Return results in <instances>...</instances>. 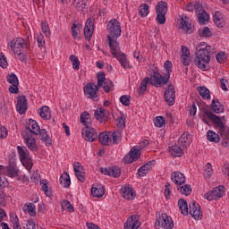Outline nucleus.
Wrapping results in <instances>:
<instances>
[{
	"instance_id": "nucleus-1",
	"label": "nucleus",
	"mask_w": 229,
	"mask_h": 229,
	"mask_svg": "<svg viewBox=\"0 0 229 229\" xmlns=\"http://www.w3.org/2000/svg\"><path fill=\"white\" fill-rule=\"evenodd\" d=\"M107 30L109 34L107 35V43L111 55L114 56L120 62L123 69H131L128 59H126V54L121 52V47H119V42L117 39L121 37L123 30H121V22L117 19H113L107 23Z\"/></svg>"
},
{
	"instance_id": "nucleus-2",
	"label": "nucleus",
	"mask_w": 229,
	"mask_h": 229,
	"mask_svg": "<svg viewBox=\"0 0 229 229\" xmlns=\"http://www.w3.org/2000/svg\"><path fill=\"white\" fill-rule=\"evenodd\" d=\"M38 130H40V126L37 121L29 119L26 122L25 131L21 133V135L30 151H38L37 140H35L33 137V135H38V132H37Z\"/></svg>"
},
{
	"instance_id": "nucleus-3",
	"label": "nucleus",
	"mask_w": 229,
	"mask_h": 229,
	"mask_svg": "<svg viewBox=\"0 0 229 229\" xmlns=\"http://www.w3.org/2000/svg\"><path fill=\"white\" fill-rule=\"evenodd\" d=\"M81 123L85 126L81 131L83 139L88 142H94L98 139V132L96 129L92 128V120L89 112L84 111L81 114Z\"/></svg>"
},
{
	"instance_id": "nucleus-4",
	"label": "nucleus",
	"mask_w": 229,
	"mask_h": 229,
	"mask_svg": "<svg viewBox=\"0 0 229 229\" xmlns=\"http://www.w3.org/2000/svg\"><path fill=\"white\" fill-rule=\"evenodd\" d=\"M201 110L202 113L199 114V117H200L201 121H203V123H205V124L208 126H210V122H208L209 119V121H212V123L216 124V128H218L220 135H225V123L221 120V117L210 112L207 107H202Z\"/></svg>"
},
{
	"instance_id": "nucleus-5",
	"label": "nucleus",
	"mask_w": 229,
	"mask_h": 229,
	"mask_svg": "<svg viewBox=\"0 0 229 229\" xmlns=\"http://www.w3.org/2000/svg\"><path fill=\"white\" fill-rule=\"evenodd\" d=\"M205 46V42H201L196 47L194 64L199 69L207 71V64H210V54L205 48H200Z\"/></svg>"
},
{
	"instance_id": "nucleus-6",
	"label": "nucleus",
	"mask_w": 229,
	"mask_h": 229,
	"mask_svg": "<svg viewBox=\"0 0 229 229\" xmlns=\"http://www.w3.org/2000/svg\"><path fill=\"white\" fill-rule=\"evenodd\" d=\"M150 85L153 87L160 88L164 87V85H167L169 83V79L166 77L165 73V76L158 72V70H154L153 74L150 75Z\"/></svg>"
},
{
	"instance_id": "nucleus-7",
	"label": "nucleus",
	"mask_w": 229,
	"mask_h": 229,
	"mask_svg": "<svg viewBox=\"0 0 229 229\" xmlns=\"http://www.w3.org/2000/svg\"><path fill=\"white\" fill-rule=\"evenodd\" d=\"M167 4L166 2L160 1L156 5V21L158 24H165V14L167 13Z\"/></svg>"
},
{
	"instance_id": "nucleus-8",
	"label": "nucleus",
	"mask_w": 229,
	"mask_h": 229,
	"mask_svg": "<svg viewBox=\"0 0 229 229\" xmlns=\"http://www.w3.org/2000/svg\"><path fill=\"white\" fill-rule=\"evenodd\" d=\"M18 149V155L20 157V160L22 164V165H24L25 169H27V171H31L32 167H33V161H31V157H30V154L28 152H26L24 150V148L18 146L17 147Z\"/></svg>"
},
{
	"instance_id": "nucleus-9",
	"label": "nucleus",
	"mask_w": 229,
	"mask_h": 229,
	"mask_svg": "<svg viewBox=\"0 0 229 229\" xmlns=\"http://www.w3.org/2000/svg\"><path fill=\"white\" fill-rule=\"evenodd\" d=\"M24 46L26 49H30V36H27L26 39L21 38L13 39L10 47L16 55V53H19L17 49H23Z\"/></svg>"
},
{
	"instance_id": "nucleus-10",
	"label": "nucleus",
	"mask_w": 229,
	"mask_h": 229,
	"mask_svg": "<svg viewBox=\"0 0 229 229\" xmlns=\"http://www.w3.org/2000/svg\"><path fill=\"white\" fill-rule=\"evenodd\" d=\"M189 213L193 219H196L197 221H199L200 219H203V212H201V207L198 202L192 201L189 204Z\"/></svg>"
},
{
	"instance_id": "nucleus-11",
	"label": "nucleus",
	"mask_w": 229,
	"mask_h": 229,
	"mask_svg": "<svg viewBox=\"0 0 229 229\" xmlns=\"http://www.w3.org/2000/svg\"><path fill=\"white\" fill-rule=\"evenodd\" d=\"M176 91L174 90V85L168 84L164 92V98L166 103H168L169 106H173L174 105L175 98L174 95Z\"/></svg>"
},
{
	"instance_id": "nucleus-12",
	"label": "nucleus",
	"mask_w": 229,
	"mask_h": 229,
	"mask_svg": "<svg viewBox=\"0 0 229 229\" xmlns=\"http://www.w3.org/2000/svg\"><path fill=\"white\" fill-rule=\"evenodd\" d=\"M156 225H161V226L165 229H172L174 226V223L173 222V218L169 216L167 214L163 213L157 221L156 222Z\"/></svg>"
},
{
	"instance_id": "nucleus-13",
	"label": "nucleus",
	"mask_w": 229,
	"mask_h": 229,
	"mask_svg": "<svg viewBox=\"0 0 229 229\" xmlns=\"http://www.w3.org/2000/svg\"><path fill=\"white\" fill-rule=\"evenodd\" d=\"M95 118L100 123H108L110 121V111L98 107L95 110Z\"/></svg>"
},
{
	"instance_id": "nucleus-14",
	"label": "nucleus",
	"mask_w": 229,
	"mask_h": 229,
	"mask_svg": "<svg viewBox=\"0 0 229 229\" xmlns=\"http://www.w3.org/2000/svg\"><path fill=\"white\" fill-rule=\"evenodd\" d=\"M7 81L13 86L9 87V92L11 94H19V78L15 73L7 75Z\"/></svg>"
},
{
	"instance_id": "nucleus-15",
	"label": "nucleus",
	"mask_w": 229,
	"mask_h": 229,
	"mask_svg": "<svg viewBox=\"0 0 229 229\" xmlns=\"http://www.w3.org/2000/svg\"><path fill=\"white\" fill-rule=\"evenodd\" d=\"M130 156H125L123 157L124 164H133V162H137L139 158H140V149L135 148L132 147L129 152Z\"/></svg>"
},
{
	"instance_id": "nucleus-16",
	"label": "nucleus",
	"mask_w": 229,
	"mask_h": 229,
	"mask_svg": "<svg viewBox=\"0 0 229 229\" xmlns=\"http://www.w3.org/2000/svg\"><path fill=\"white\" fill-rule=\"evenodd\" d=\"M197 13L196 14L199 17V24H205L208 21H210V15L207 13V11L203 9V4H197L196 5Z\"/></svg>"
},
{
	"instance_id": "nucleus-17",
	"label": "nucleus",
	"mask_w": 229,
	"mask_h": 229,
	"mask_svg": "<svg viewBox=\"0 0 229 229\" xmlns=\"http://www.w3.org/2000/svg\"><path fill=\"white\" fill-rule=\"evenodd\" d=\"M100 173L102 174H107V176H113V178H119L121 176V167L119 166H112V167H100Z\"/></svg>"
},
{
	"instance_id": "nucleus-18",
	"label": "nucleus",
	"mask_w": 229,
	"mask_h": 229,
	"mask_svg": "<svg viewBox=\"0 0 229 229\" xmlns=\"http://www.w3.org/2000/svg\"><path fill=\"white\" fill-rule=\"evenodd\" d=\"M16 110L21 115L26 114V110H28V99L26 98V96L18 98Z\"/></svg>"
},
{
	"instance_id": "nucleus-19",
	"label": "nucleus",
	"mask_w": 229,
	"mask_h": 229,
	"mask_svg": "<svg viewBox=\"0 0 229 229\" xmlns=\"http://www.w3.org/2000/svg\"><path fill=\"white\" fill-rule=\"evenodd\" d=\"M94 87H96L94 82H89L84 86V94L89 99H96L98 98V93H96Z\"/></svg>"
},
{
	"instance_id": "nucleus-20",
	"label": "nucleus",
	"mask_w": 229,
	"mask_h": 229,
	"mask_svg": "<svg viewBox=\"0 0 229 229\" xmlns=\"http://www.w3.org/2000/svg\"><path fill=\"white\" fill-rule=\"evenodd\" d=\"M139 216L137 215H132L124 224V229H137L140 226V223L139 222Z\"/></svg>"
},
{
	"instance_id": "nucleus-21",
	"label": "nucleus",
	"mask_w": 229,
	"mask_h": 229,
	"mask_svg": "<svg viewBox=\"0 0 229 229\" xmlns=\"http://www.w3.org/2000/svg\"><path fill=\"white\" fill-rule=\"evenodd\" d=\"M157 161L155 160H151L148 161L147 164L143 165L142 166H140L138 169V173L137 174H139V176H146V174H148V173H149V171H151V169H153L154 165L156 164Z\"/></svg>"
},
{
	"instance_id": "nucleus-22",
	"label": "nucleus",
	"mask_w": 229,
	"mask_h": 229,
	"mask_svg": "<svg viewBox=\"0 0 229 229\" xmlns=\"http://www.w3.org/2000/svg\"><path fill=\"white\" fill-rule=\"evenodd\" d=\"M37 133L38 135V138L42 142H45L46 146H52L53 140L49 137V134H47V131L46 129H40L37 131Z\"/></svg>"
},
{
	"instance_id": "nucleus-23",
	"label": "nucleus",
	"mask_w": 229,
	"mask_h": 229,
	"mask_svg": "<svg viewBox=\"0 0 229 229\" xmlns=\"http://www.w3.org/2000/svg\"><path fill=\"white\" fill-rule=\"evenodd\" d=\"M171 180L174 182L175 185L181 186L185 183V175L182 174L181 172H174L171 175Z\"/></svg>"
},
{
	"instance_id": "nucleus-24",
	"label": "nucleus",
	"mask_w": 229,
	"mask_h": 229,
	"mask_svg": "<svg viewBox=\"0 0 229 229\" xmlns=\"http://www.w3.org/2000/svg\"><path fill=\"white\" fill-rule=\"evenodd\" d=\"M211 108L215 114H223V112H225V106L219 101V99L212 100Z\"/></svg>"
},
{
	"instance_id": "nucleus-25",
	"label": "nucleus",
	"mask_w": 229,
	"mask_h": 229,
	"mask_svg": "<svg viewBox=\"0 0 229 229\" xmlns=\"http://www.w3.org/2000/svg\"><path fill=\"white\" fill-rule=\"evenodd\" d=\"M181 30L187 33H192V24L189 23V18L187 16H182L181 18Z\"/></svg>"
},
{
	"instance_id": "nucleus-26",
	"label": "nucleus",
	"mask_w": 229,
	"mask_h": 229,
	"mask_svg": "<svg viewBox=\"0 0 229 229\" xmlns=\"http://www.w3.org/2000/svg\"><path fill=\"white\" fill-rule=\"evenodd\" d=\"M169 153L172 157H182L183 155V149L180 145H173L169 147Z\"/></svg>"
},
{
	"instance_id": "nucleus-27",
	"label": "nucleus",
	"mask_w": 229,
	"mask_h": 229,
	"mask_svg": "<svg viewBox=\"0 0 229 229\" xmlns=\"http://www.w3.org/2000/svg\"><path fill=\"white\" fill-rule=\"evenodd\" d=\"M122 196L124 199H133V188L125 186L122 188Z\"/></svg>"
},
{
	"instance_id": "nucleus-28",
	"label": "nucleus",
	"mask_w": 229,
	"mask_h": 229,
	"mask_svg": "<svg viewBox=\"0 0 229 229\" xmlns=\"http://www.w3.org/2000/svg\"><path fill=\"white\" fill-rule=\"evenodd\" d=\"M60 184L64 188L71 187V176L69 173L64 172L60 177Z\"/></svg>"
},
{
	"instance_id": "nucleus-29",
	"label": "nucleus",
	"mask_w": 229,
	"mask_h": 229,
	"mask_svg": "<svg viewBox=\"0 0 229 229\" xmlns=\"http://www.w3.org/2000/svg\"><path fill=\"white\" fill-rule=\"evenodd\" d=\"M178 207L182 216H189V206L187 205V200L180 199L178 200Z\"/></svg>"
},
{
	"instance_id": "nucleus-30",
	"label": "nucleus",
	"mask_w": 229,
	"mask_h": 229,
	"mask_svg": "<svg viewBox=\"0 0 229 229\" xmlns=\"http://www.w3.org/2000/svg\"><path fill=\"white\" fill-rule=\"evenodd\" d=\"M98 140L103 146H110V143H112V138H110V136L105 132L99 133Z\"/></svg>"
},
{
	"instance_id": "nucleus-31",
	"label": "nucleus",
	"mask_w": 229,
	"mask_h": 229,
	"mask_svg": "<svg viewBox=\"0 0 229 229\" xmlns=\"http://www.w3.org/2000/svg\"><path fill=\"white\" fill-rule=\"evenodd\" d=\"M148 83L151 84V80L149 77H145L140 82V88L138 89L140 96H142V94L148 90Z\"/></svg>"
},
{
	"instance_id": "nucleus-32",
	"label": "nucleus",
	"mask_w": 229,
	"mask_h": 229,
	"mask_svg": "<svg viewBox=\"0 0 229 229\" xmlns=\"http://www.w3.org/2000/svg\"><path fill=\"white\" fill-rule=\"evenodd\" d=\"M39 115L45 121L51 119V111L49 110V106H42L39 108Z\"/></svg>"
},
{
	"instance_id": "nucleus-33",
	"label": "nucleus",
	"mask_w": 229,
	"mask_h": 229,
	"mask_svg": "<svg viewBox=\"0 0 229 229\" xmlns=\"http://www.w3.org/2000/svg\"><path fill=\"white\" fill-rule=\"evenodd\" d=\"M91 194L93 198H103V196H105V186L100 188L92 187Z\"/></svg>"
},
{
	"instance_id": "nucleus-34",
	"label": "nucleus",
	"mask_w": 229,
	"mask_h": 229,
	"mask_svg": "<svg viewBox=\"0 0 229 229\" xmlns=\"http://www.w3.org/2000/svg\"><path fill=\"white\" fill-rule=\"evenodd\" d=\"M177 190L181 192V194H183L184 196H191L192 192V188L190 186V184L177 186Z\"/></svg>"
},
{
	"instance_id": "nucleus-35",
	"label": "nucleus",
	"mask_w": 229,
	"mask_h": 229,
	"mask_svg": "<svg viewBox=\"0 0 229 229\" xmlns=\"http://www.w3.org/2000/svg\"><path fill=\"white\" fill-rule=\"evenodd\" d=\"M197 90L203 99H210V90L207 87H198Z\"/></svg>"
},
{
	"instance_id": "nucleus-36",
	"label": "nucleus",
	"mask_w": 229,
	"mask_h": 229,
	"mask_svg": "<svg viewBox=\"0 0 229 229\" xmlns=\"http://www.w3.org/2000/svg\"><path fill=\"white\" fill-rule=\"evenodd\" d=\"M212 192L215 195V198L216 199H219V198H223V195L225 194V186L219 185L217 187H215Z\"/></svg>"
},
{
	"instance_id": "nucleus-37",
	"label": "nucleus",
	"mask_w": 229,
	"mask_h": 229,
	"mask_svg": "<svg viewBox=\"0 0 229 229\" xmlns=\"http://www.w3.org/2000/svg\"><path fill=\"white\" fill-rule=\"evenodd\" d=\"M207 139L209 142H219V134L216 133L214 131H208Z\"/></svg>"
},
{
	"instance_id": "nucleus-38",
	"label": "nucleus",
	"mask_w": 229,
	"mask_h": 229,
	"mask_svg": "<svg viewBox=\"0 0 229 229\" xmlns=\"http://www.w3.org/2000/svg\"><path fill=\"white\" fill-rule=\"evenodd\" d=\"M40 185L46 196H47V198H51V196H53V191H49V187H47V182L46 180H41Z\"/></svg>"
},
{
	"instance_id": "nucleus-39",
	"label": "nucleus",
	"mask_w": 229,
	"mask_h": 229,
	"mask_svg": "<svg viewBox=\"0 0 229 229\" xmlns=\"http://www.w3.org/2000/svg\"><path fill=\"white\" fill-rule=\"evenodd\" d=\"M148 10L149 5H148L147 4H140L139 6V15H140L141 17H148V13H149Z\"/></svg>"
},
{
	"instance_id": "nucleus-40",
	"label": "nucleus",
	"mask_w": 229,
	"mask_h": 229,
	"mask_svg": "<svg viewBox=\"0 0 229 229\" xmlns=\"http://www.w3.org/2000/svg\"><path fill=\"white\" fill-rule=\"evenodd\" d=\"M164 67L165 69V76L168 78V80L171 78V72H173V63L171 61L167 60L165 62Z\"/></svg>"
},
{
	"instance_id": "nucleus-41",
	"label": "nucleus",
	"mask_w": 229,
	"mask_h": 229,
	"mask_svg": "<svg viewBox=\"0 0 229 229\" xmlns=\"http://www.w3.org/2000/svg\"><path fill=\"white\" fill-rule=\"evenodd\" d=\"M113 144H119L121 139H123V131L121 130H117L112 133Z\"/></svg>"
},
{
	"instance_id": "nucleus-42",
	"label": "nucleus",
	"mask_w": 229,
	"mask_h": 229,
	"mask_svg": "<svg viewBox=\"0 0 229 229\" xmlns=\"http://www.w3.org/2000/svg\"><path fill=\"white\" fill-rule=\"evenodd\" d=\"M218 13H216L214 17H213V21L216 24V26H217V28H225V20H223V18H219V16L217 15Z\"/></svg>"
},
{
	"instance_id": "nucleus-43",
	"label": "nucleus",
	"mask_w": 229,
	"mask_h": 229,
	"mask_svg": "<svg viewBox=\"0 0 229 229\" xmlns=\"http://www.w3.org/2000/svg\"><path fill=\"white\" fill-rule=\"evenodd\" d=\"M69 60L72 63V67L75 71H80V59H78V56L72 55L69 57Z\"/></svg>"
},
{
	"instance_id": "nucleus-44",
	"label": "nucleus",
	"mask_w": 229,
	"mask_h": 229,
	"mask_svg": "<svg viewBox=\"0 0 229 229\" xmlns=\"http://www.w3.org/2000/svg\"><path fill=\"white\" fill-rule=\"evenodd\" d=\"M199 37H204L205 38L208 37H212V30H210V28L204 27L203 30H199Z\"/></svg>"
},
{
	"instance_id": "nucleus-45",
	"label": "nucleus",
	"mask_w": 229,
	"mask_h": 229,
	"mask_svg": "<svg viewBox=\"0 0 229 229\" xmlns=\"http://www.w3.org/2000/svg\"><path fill=\"white\" fill-rule=\"evenodd\" d=\"M197 4H201V3H199V2H195V3L194 2H190L186 4L185 10L187 12H194V10H195V12L197 13L198 12V7H196Z\"/></svg>"
},
{
	"instance_id": "nucleus-46",
	"label": "nucleus",
	"mask_w": 229,
	"mask_h": 229,
	"mask_svg": "<svg viewBox=\"0 0 229 229\" xmlns=\"http://www.w3.org/2000/svg\"><path fill=\"white\" fill-rule=\"evenodd\" d=\"M62 208H64V210H68V212H74V207L67 199H64L62 202Z\"/></svg>"
},
{
	"instance_id": "nucleus-47",
	"label": "nucleus",
	"mask_w": 229,
	"mask_h": 229,
	"mask_svg": "<svg viewBox=\"0 0 229 229\" xmlns=\"http://www.w3.org/2000/svg\"><path fill=\"white\" fill-rule=\"evenodd\" d=\"M41 28H42V32L44 33V35L49 38V37H51V30H49V25L47 24V22H41Z\"/></svg>"
},
{
	"instance_id": "nucleus-48",
	"label": "nucleus",
	"mask_w": 229,
	"mask_h": 229,
	"mask_svg": "<svg viewBox=\"0 0 229 229\" xmlns=\"http://www.w3.org/2000/svg\"><path fill=\"white\" fill-rule=\"evenodd\" d=\"M154 124L157 128H162V126H164V124H165V118H164V116H157L154 119Z\"/></svg>"
},
{
	"instance_id": "nucleus-49",
	"label": "nucleus",
	"mask_w": 229,
	"mask_h": 229,
	"mask_svg": "<svg viewBox=\"0 0 229 229\" xmlns=\"http://www.w3.org/2000/svg\"><path fill=\"white\" fill-rule=\"evenodd\" d=\"M6 171L8 174V176L11 178L17 177V174H19V172H17V169H15V166H6Z\"/></svg>"
},
{
	"instance_id": "nucleus-50",
	"label": "nucleus",
	"mask_w": 229,
	"mask_h": 229,
	"mask_svg": "<svg viewBox=\"0 0 229 229\" xmlns=\"http://www.w3.org/2000/svg\"><path fill=\"white\" fill-rule=\"evenodd\" d=\"M27 213L30 214V216H31V217H35V216H37V211L35 210V204L33 203H30L27 204Z\"/></svg>"
},
{
	"instance_id": "nucleus-51",
	"label": "nucleus",
	"mask_w": 229,
	"mask_h": 229,
	"mask_svg": "<svg viewBox=\"0 0 229 229\" xmlns=\"http://www.w3.org/2000/svg\"><path fill=\"white\" fill-rule=\"evenodd\" d=\"M73 6L79 10V12H83V10H85V8H87V3L85 2H77L76 0H73Z\"/></svg>"
},
{
	"instance_id": "nucleus-52",
	"label": "nucleus",
	"mask_w": 229,
	"mask_h": 229,
	"mask_svg": "<svg viewBox=\"0 0 229 229\" xmlns=\"http://www.w3.org/2000/svg\"><path fill=\"white\" fill-rule=\"evenodd\" d=\"M104 91L108 94V92H110V90H112L114 89V82L112 81H106L104 82V86H103Z\"/></svg>"
},
{
	"instance_id": "nucleus-53",
	"label": "nucleus",
	"mask_w": 229,
	"mask_h": 229,
	"mask_svg": "<svg viewBox=\"0 0 229 229\" xmlns=\"http://www.w3.org/2000/svg\"><path fill=\"white\" fill-rule=\"evenodd\" d=\"M0 67H2V69H6V67H8V61L3 52L0 53Z\"/></svg>"
},
{
	"instance_id": "nucleus-54",
	"label": "nucleus",
	"mask_w": 229,
	"mask_h": 229,
	"mask_svg": "<svg viewBox=\"0 0 229 229\" xmlns=\"http://www.w3.org/2000/svg\"><path fill=\"white\" fill-rule=\"evenodd\" d=\"M130 99H131V97L129 95H123L120 98V103H122L123 106H130Z\"/></svg>"
},
{
	"instance_id": "nucleus-55",
	"label": "nucleus",
	"mask_w": 229,
	"mask_h": 229,
	"mask_svg": "<svg viewBox=\"0 0 229 229\" xmlns=\"http://www.w3.org/2000/svg\"><path fill=\"white\" fill-rule=\"evenodd\" d=\"M187 140H189L187 134L182 133L178 140V145L183 148L185 147V144H187Z\"/></svg>"
},
{
	"instance_id": "nucleus-56",
	"label": "nucleus",
	"mask_w": 229,
	"mask_h": 229,
	"mask_svg": "<svg viewBox=\"0 0 229 229\" xmlns=\"http://www.w3.org/2000/svg\"><path fill=\"white\" fill-rule=\"evenodd\" d=\"M216 58L218 64H223V62L226 60V53L220 51L219 53L216 54Z\"/></svg>"
},
{
	"instance_id": "nucleus-57",
	"label": "nucleus",
	"mask_w": 229,
	"mask_h": 229,
	"mask_svg": "<svg viewBox=\"0 0 229 229\" xmlns=\"http://www.w3.org/2000/svg\"><path fill=\"white\" fill-rule=\"evenodd\" d=\"M93 33L94 30L84 27V37L86 40H90V38H92Z\"/></svg>"
},
{
	"instance_id": "nucleus-58",
	"label": "nucleus",
	"mask_w": 229,
	"mask_h": 229,
	"mask_svg": "<svg viewBox=\"0 0 229 229\" xmlns=\"http://www.w3.org/2000/svg\"><path fill=\"white\" fill-rule=\"evenodd\" d=\"M78 31H80V25H77L76 23H72V36L73 38H79Z\"/></svg>"
},
{
	"instance_id": "nucleus-59",
	"label": "nucleus",
	"mask_w": 229,
	"mask_h": 229,
	"mask_svg": "<svg viewBox=\"0 0 229 229\" xmlns=\"http://www.w3.org/2000/svg\"><path fill=\"white\" fill-rule=\"evenodd\" d=\"M181 60L183 65H191V55H181Z\"/></svg>"
},
{
	"instance_id": "nucleus-60",
	"label": "nucleus",
	"mask_w": 229,
	"mask_h": 229,
	"mask_svg": "<svg viewBox=\"0 0 229 229\" xmlns=\"http://www.w3.org/2000/svg\"><path fill=\"white\" fill-rule=\"evenodd\" d=\"M204 198H206L208 199V201H214L217 200V199H216V195L213 193V191H208L204 195Z\"/></svg>"
},
{
	"instance_id": "nucleus-61",
	"label": "nucleus",
	"mask_w": 229,
	"mask_h": 229,
	"mask_svg": "<svg viewBox=\"0 0 229 229\" xmlns=\"http://www.w3.org/2000/svg\"><path fill=\"white\" fill-rule=\"evenodd\" d=\"M0 137L1 139H6V137H8V130L6 129V127L2 126L0 128Z\"/></svg>"
},
{
	"instance_id": "nucleus-62",
	"label": "nucleus",
	"mask_w": 229,
	"mask_h": 229,
	"mask_svg": "<svg viewBox=\"0 0 229 229\" xmlns=\"http://www.w3.org/2000/svg\"><path fill=\"white\" fill-rule=\"evenodd\" d=\"M84 28H89V29L94 30V19L89 18L86 21V24H85Z\"/></svg>"
},
{
	"instance_id": "nucleus-63",
	"label": "nucleus",
	"mask_w": 229,
	"mask_h": 229,
	"mask_svg": "<svg viewBox=\"0 0 229 229\" xmlns=\"http://www.w3.org/2000/svg\"><path fill=\"white\" fill-rule=\"evenodd\" d=\"M117 126L118 128H125L126 127V122L124 121V118L119 117L117 119Z\"/></svg>"
},
{
	"instance_id": "nucleus-64",
	"label": "nucleus",
	"mask_w": 229,
	"mask_h": 229,
	"mask_svg": "<svg viewBox=\"0 0 229 229\" xmlns=\"http://www.w3.org/2000/svg\"><path fill=\"white\" fill-rule=\"evenodd\" d=\"M229 143V130L225 133V137L222 140V145L226 148Z\"/></svg>"
}]
</instances>
